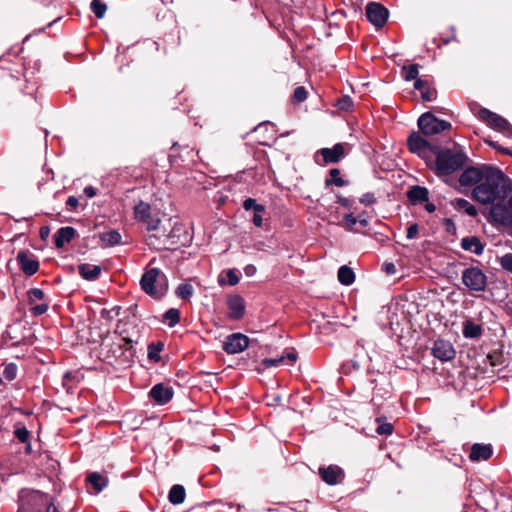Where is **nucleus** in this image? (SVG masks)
Listing matches in <instances>:
<instances>
[{
	"instance_id": "c85d7f7f",
	"label": "nucleus",
	"mask_w": 512,
	"mask_h": 512,
	"mask_svg": "<svg viewBox=\"0 0 512 512\" xmlns=\"http://www.w3.org/2000/svg\"><path fill=\"white\" fill-rule=\"evenodd\" d=\"M462 333L465 338L476 339L482 336L483 328L472 320H466L463 323Z\"/></svg>"
},
{
	"instance_id": "9b49d317",
	"label": "nucleus",
	"mask_w": 512,
	"mask_h": 512,
	"mask_svg": "<svg viewBox=\"0 0 512 512\" xmlns=\"http://www.w3.org/2000/svg\"><path fill=\"white\" fill-rule=\"evenodd\" d=\"M368 21L377 29L382 28L389 17V10L378 2H369L365 8Z\"/></svg>"
},
{
	"instance_id": "473e14b6",
	"label": "nucleus",
	"mask_w": 512,
	"mask_h": 512,
	"mask_svg": "<svg viewBox=\"0 0 512 512\" xmlns=\"http://www.w3.org/2000/svg\"><path fill=\"white\" fill-rule=\"evenodd\" d=\"M335 185L337 187H344L349 185V181L344 180L341 177V171L338 168H332L329 170V177L325 179V186L329 187Z\"/></svg>"
},
{
	"instance_id": "ea45409f",
	"label": "nucleus",
	"mask_w": 512,
	"mask_h": 512,
	"mask_svg": "<svg viewBox=\"0 0 512 512\" xmlns=\"http://www.w3.org/2000/svg\"><path fill=\"white\" fill-rule=\"evenodd\" d=\"M419 66L418 64H410L402 67V76L406 81L419 79Z\"/></svg>"
},
{
	"instance_id": "7c9ffc66",
	"label": "nucleus",
	"mask_w": 512,
	"mask_h": 512,
	"mask_svg": "<svg viewBox=\"0 0 512 512\" xmlns=\"http://www.w3.org/2000/svg\"><path fill=\"white\" fill-rule=\"evenodd\" d=\"M86 480L88 483L91 484V486L97 493L101 492L105 487H107L109 483L108 478L101 475L98 472H92L88 474Z\"/></svg>"
},
{
	"instance_id": "2f4dec72",
	"label": "nucleus",
	"mask_w": 512,
	"mask_h": 512,
	"mask_svg": "<svg viewBox=\"0 0 512 512\" xmlns=\"http://www.w3.org/2000/svg\"><path fill=\"white\" fill-rule=\"evenodd\" d=\"M186 497V491L183 485L175 484L168 493V500L173 505L182 504Z\"/></svg>"
},
{
	"instance_id": "6ab92c4d",
	"label": "nucleus",
	"mask_w": 512,
	"mask_h": 512,
	"mask_svg": "<svg viewBox=\"0 0 512 512\" xmlns=\"http://www.w3.org/2000/svg\"><path fill=\"white\" fill-rule=\"evenodd\" d=\"M174 390L163 383L155 384L149 391V398L158 405H165L172 400Z\"/></svg>"
},
{
	"instance_id": "423d86ee",
	"label": "nucleus",
	"mask_w": 512,
	"mask_h": 512,
	"mask_svg": "<svg viewBox=\"0 0 512 512\" xmlns=\"http://www.w3.org/2000/svg\"><path fill=\"white\" fill-rule=\"evenodd\" d=\"M417 125L424 136H433L452 128L450 122L437 118L432 112L423 113L418 118Z\"/></svg>"
},
{
	"instance_id": "4c0bfd02",
	"label": "nucleus",
	"mask_w": 512,
	"mask_h": 512,
	"mask_svg": "<svg viewBox=\"0 0 512 512\" xmlns=\"http://www.w3.org/2000/svg\"><path fill=\"white\" fill-rule=\"evenodd\" d=\"M180 311L177 308L168 309L163 315V322L169 327H174L180 322Z\"/></svg>"
},
{
	"instance_id": "5fc2aeb1",
	"label": "nucleus",
	"mask_w": 512,
	"mask_h": 512,
	"mask_svg": "<svg viewBox=\"0 0 512 512\" xmlns=\"http://www.w3.org/2000/svg\"><path fill=\"white\" fill-rule=\"evenodd\" d=\"M286 360V357L280 356L277 358H264L262 364L265 368L277 367Z\"/></svg>"
},
{
	"instance_id": "a18cd8bd",
	"label": "nucleus",
	"mask_w": 512,
	"mask_h": 512,
	"mask_svg": "<svg viewBox=\"0 0 512 512\" xmlns=\"http://www.w3.org/2000/svg\"><path fill=\"white\" fill-rule=\"evenodd\" d=\"M14 436L21 443H27L28 440H30V431L24 425L17 424L14 430Z\"/></svg>"
},
{
	"instance_id": "1a4fd4ad",
	"label": "nucleus",
	"mask_w": 512,
	"mask_h": 512,
	"mask_svg": "<svg viewBox=\"0 0 512 512\" xmlns=\"http://www.w3.org/2000/svg\"><path fill=\"white\" fill-rule=\"evenodd\" d=\"M134 218L136 221L145 224L147 231H159L161 219L159 212L153 211L151 205L140 201L134 206Z\"/></svg>"
},
{
	"instance_id": "20e7f679",
	"label": "nucleus",
	"mask_w": 512,
	"mask_h": 512,
	"mask_svg": "<svg viewBox=\"0 0 512 512\" xmlns=\"http://www.w3.org/2000/svg\"><path fill=\"white\" fill-rule=\"evenodd\" d=\"M18 512H42L50 503V495L39 490L21 489Z\"/></svg>"
},
{
	"instance_id": "0e129e2a",
	"label": "nucleus",
	"mask_w": 512,
	"mask_h": 512,
	"mask_svg": "<svg viewBox=\"0 0 512 512\" xmlns=\"http://www.w3.org/2000/svg\"><path fill=\"white\" fill-rule=\"evenodd\" d=\"M264 212H254L252 222L256 227H261L263 224L262 214Z\"/></svg>"
},
{
	"instance_id": "bb28decb",
	"label": "nucleus",
	"mask_w": 512,
	"mask_h": 512,
	"mask_svg": "<svg viewBox=\"0 0 512 512\" xmlns=\"http://www.w3.org/2000/svg\"><path fill=\"white\" fill-rule=\"evenodd\" d=\"M102 268L99 265L82 263L78 265L79 275L87 281H95L101 275Z\"/></svg>"
},
{
	"instance_id": "a211bd4d",
	"label": "nucleus",
	"mask_w": 512,
	"mask_h": 512,
	"mask_svg": "<svg viewBox=\"0 0 512 512\" xmlns=\"http://www.w3.org/2000/svg\"><path fill=\"white\" fill-rule=\"evenodd\" d=\"M152 233L147 237V245L157 250L168 249L170 245L169 229L166 225L160 223L159 231H151Z\"/></svg>"
},
{
	"instance_id": "774afa93",
	"label": "nucleus",
	"mask_w": 512,
	"mask_h": 512,
	"mask_svg": "<svg viewBox=\"0 0 512 512\" xmlns=\"http://www.w3.org/2000/svg\"><path fill=\"white\" fill-rule=\"evenodd\" d=\"M66 205L73 209H76L79 205V201L75 196H69L66 201Z\"/></svg>"
},
{
	"instance_id": "c9c22d12",
	"label": "nucleus",
	"mask_w": 512,
	"mask_h": 512,
	"mask_svg": "<svg viewBox=\"0 0 512 512\" xmlns=\"http://www.w3.org/2000/svg\"><path fill=\"white\" fill-rule=\"evenodd\" d=\"M337 277L339 282L345 286H349L355 281V273L347 265H343L339 268Z\"/></svg>"
},
{
	"instance_id": "412c9836",
	"label": "nucleus",
	"mask_w": 512,
	"mask_h": 512,
	"mask_svg": "<svg viewBox=\"0 0 512 512\" xmlns=\"http://www.w3.org/2000/svg\"><path fill=\"white\" fill-rule=\"evenodd\" d=\"M432 355L442 362L449 361L455 357V349L449 341L438 339L433 344Z\"/></svg>"
},
{
	"instance_id": "5701e85b",
	"label": "nucleus",
	"mask_w": 512,
	"mask_h": 512,
	"mask_svg": "<svg viewBox=\"0 0 512 512\" xmlns=\"http://www.w3.org/2000/svg\"><path fill=\"white\" fill-rule=\"evenodd\" d=\"M407 198L412 205H419L429 200V190L420 185H413L407 191Z\"/></svg>"
},
{
	"instance_id": "de8ad7c7",
	"label": "nucleus",
	"mask_w": 512,
	"mask_h": 512,
	"mask_svg": "<svg viewBox=\"0 0 512 512\" xmlns=\"http://www.w3.org/2000/svg\"><path fill=\"white\" fill-rule=\"evenodd\" d=\"M18 367L15 363H8L3 370V376L6 380L12 381L17 377Z\"/></svg>"
},
{
	"instance_id": "e433bc0d",
	"label": "nucleus",
	"mask_w": 512,
	"mask_h": 512,
	"mask_svg": "<svg viewBox=\"0 0 512 512\" xmlns=\"http://www.w3.org/2000/svg\"><path fill=\"white\" fill-rule=\"evenodd\" d=\"M100 240L105 246H115L121 243V235L117 230H110L99 235Z\"/></svg>"
},
{
	"instance_id": "603ef678",
	"label": "nucleus",
	"mask_w": 512,
	"mask_h": 512,
	"mask_svg": "<svg viewBox=\"0 0 512 512\" xmlns=\"http://www.w3.org/2000/svg\"><path fill=\"white\" fill-rule=\"evenodd\" d=\"M336 106L339 110L348 111L353 106V101L349 96L345 95L337 100Z\"/></svg>"
},
{
	"instance_id": "f3484780",
	"label": "nucleus",
	"mask_w": 512,
	"mask_h": 512,
	"mask_svg": "<svg viewBox=\"0 0 512 512\" xmlns=\"http://www.w3.org/2000/svg\"><path fill=\"white\" fill-rule=\"evenodd\" d=\"M492 222L512 228V209L503 204H494L489 212Z\"/></svg>"
},
{
	"instance_id": "9d476101",
	"label": "nucleus",
	"mask_w": 512,
	"mask_h": 512,
	"mask_svg": "<svg viewBox=\"0 0 512 512\" xmlns=\"http://www.w3.org/2000/svg\"><path fill=\"white\" fill-rule=\"evenodd\" d=\"M136 349L133 346H125L124 343H112L107 350L106 358L119 365L130 366L134 362Z\"/></svg>"
},
{
	"instance_id": "338daca9",
	"label": "nucleus",
	"mask_w": 512,
	"mask_h": 512,
	"mask_svg": "<svg viewBox=\"0 0 512 512\" xmlns=\"http://www.w3.org/2000/svg\"><path fill=\"white\" fill-rule=\"evenodd\" d=\"M256 271H257V268L253 264H248L244 267V272H245L246 276H248V277L255 275Z\"/></svg>"
},
{
	"instance_id": "58836bf2",
	"label": "nucleus",
	"mask_w": 512,
	"mask_h": 512,
	"mask_svg": "<svg viewBox=\"0 0 512 512\" xmlns=\"http://www.w3.org/2000/svg\"><path fill=\"white\" fill-rule=\"evenodd\" d=\"M227 279H224L222 276H219L218 283L219 285H230L235 286L239 283L240 278L238 276V271L236 269H228L225 271Z\"/></svg>"
},
{
	"instance_id": "f03ea898",
	"label": "nucleus",
	"mask_w": 512,
	"mask_h": 512,
	"mask_svg": "<svg viewBox=\"0 0 512 512\" xmlns=\"http://www.w3.org/2000/svg\"><path fill=\"white\" fill-rule=\"evenodd\" d=\"M435 159L430 162L433 163L432 169L437 176H448L455 171L461 169L468 160L467 155L462 151H452L449 148H440L434 152Z\"/></svg>"
},
{
	"instance_id": "79ce46f5",
	"label": "nucleus",
	"mask_w": 512,
	"mask_h": 512,
	"mask_svg": "<svg viewBox=\"0 0 512 512\" xmlns=\"http://www.w3.org/2000/svg\"><path fill=\"white\" fill-rule=\"evenodd\" d=\"M163 41L165 53H167L169 49L173 50L177 48L181 43L180 36L174 35L173 33L166 34L165 37L163 38Z\"/></svg>"
},
{
	"instance_id": "bf43d9fd",
	"label": "nucleus",
	"mask_w": 512,
	"mask_h": 512,
	"mask_svg": "<svg viewBox=\"0 0 512 512\" xmlns=\"http://www.w3.org/2000/svg\"><path fill=\"white\" fill-rule=\"evenodd\" d=\"M336 203H338L339 205H341L342 207H344L346 209H351L353 207V201H351L347 197H344L340 194H338L336 196Z\"/></svg>"
},
{
	"instance_id": "3c124183",
	"label": "nucleus",
	"mask_w": 512,
	"mask_h": 512,
	"mask_svg": "<svg viewBox=\"0 0 512 512\" xmlns=\"http://www.w3.org/2000/svg\"><path fill=\"white\" fill-rule=\"evenodd\" d=\"M499 263L507 272L512 273V253H506L499 258Z\"/></svg>"
},
{
	"instance_id": "f704fd0d",
	"label": "nucleus",
	"mask_w": 512,
	"mask_h": 512,
	"mask_svg": "<svg viewBox=\"0 0 512 512\" xmlns=\"http://www.w3.org/2000/svg\"><path fill=\"white\" fill-rule=\"evenodd\" d=\"M451 205L457 210H464L471 217H475L478 213L476 207L464 198H456L451 201Z\"/></svg>"
},
{
	"instance_id": "f257e3e1",
	"label": "nucleus",
	"mask_w": 512,
	"mask_h": 512,
	"mask_svg": "<svg viewBox=\"0 0 512 512\" xmlns=\"http://www.w3.org/2000/svg\"><path fill=\"white\" fill-rule=\"evenodd\" d=\"M483 179L472 190V198L482 204L504 200L511 192V180L498 167L489 165Z\"/></svg>"
},
{
	"instance_id": "dca6fc26",
	"label": "nucleus",
	"mask_w": 512,
	"mask_h": 512,
	"mask_svg": "<svg viewBox=\"0 0 512 512\" xmlns=\"http://www.w3.org/2000/svg\"><path fill=\"white\" fill-rule=\"evenodd\" d=\"M318 474L322 481L331 486L342 483L345 478L344 470L338 465L320 466Z\"/></svg>"
},
{
	"instance_id": "72a5a7b5",
	"label": "nucleus",
	"mask_w": 512,
	"mask_h": 512,
	"mask_svg": "<svg viewBox=\"0 0 512 512\" xmlns=\"http://www.w3.org/2000/svg\"><path fill=\"white\" fill-rule=\"evenodd\" d=\"M164 350L162 341L152 342L147 347V357L150 361L158 363L161 361L160 353Z\"/></svg>"
},
{
	"instance_id": "a878e982",
	"label": "nucleus",
	"mask_w": 512,
	"mask_h": 512,
	"mask_svg": "<svg viewBox=\"0 0 512 512\" xmlns=\"http://www.w3.org/2000/svg\"><path fill=\"white\" fill-rule=\"evenodd\" d=\"M460 245L463 250L473 252L477 256L482 255L485 249V244L477 236L462 238Z\"/></svg>"
},
{
	"instance_id": "aec40b11",
	"label": "nucleus",
	"mask_w": 512,
	"mask_h": 512,
	"mask_svg": "<svg viewBox=\"0 0 512 512\" xmlns=\"http://www.w3.org/2000/svg\"><path fill=\"white\" fill-rule=\"evenodd\" d=\"M227 307L229 309L228 317L231 320H240L246 312L244 298L239 294H233L227 298Z\"/></svg>"
},
{
	"instance_id": "6e6552de",
	"label": "nucleus",
	"mask_w": 512,
	"mask_h": 512,
	"mask_svg": "<svg viewBox=\"0 0 512 512\" xmlns=\"http://www.w3.org/2000/svg\"><path fill=\"white\" fill-rule=\"evenodd\" d=\"M475 115L489 128L497 132H500L508 137L512 135V125L501 115L492 112L484 107H481Z\"/></svg>"
},
{
	"instance_id": "864d4df0",
	"label": "nucleus",
	"mask_w": 512,
	"mask_h": 512,
	"mask_svg": "<svg viewBox=\"0 0 512 512\" xmlns=\"http://www.w3.org/2000/svg\"><path fill=\"white\" fill-rule=\"evenodd\" d=\"M27 294L29 304L34 303L36 300H42L45 296L44 292L39 288H32Z\"/></svg>"
},
{
	"instance_id": "49530a36",
	"label": "nucleus",
	"mask_w": 512,
	"mask_h": 512,
	"mask_svg": "<svg viewBox=\"0 0 512 512\" xmlns=\"http://www.w3.org/2000/svg\"><path fill=\"white\" fill-rule=\"evenodd\" d=\"M243 208L246 211L253 210L254 212H265V206L262 204H258L255 199L247 198L243 202Z\"/></svg>"
},
{
	"instance_id": "37998d69",
	"label": "nucleus",
	"mask_w": 512,
	"mask_h": 512,
	"mask_svg": "<svg viewBox=\"0 0 512 512\" xmlns=\"http://www.w3.org/2000/svg\"><path fill=\"white\" fill-rule=\"evenodd\" d=\"M491 366L498 367L503 366L506 362L505 356L502 350H494L487 355Z\"/></svg>"
},
{
	"instance_id": "39448f33",
	"label": "nucleus",
	"mask_w": 512,
	"mask_h": 512,
	"mask_svg": "<svg viewBox=\"0 0 512 512\" xmlns=\"http://www.w3.org/2000/svg\"><path fill=\"white\" fill-rule=\"evenodd\" d=\"M408 150L424 159L428 166L432 161V155L435 150L438 149V145L429 142L424 135L422 136L419 132H411L407 138Z\"/></svg>"
},
{
	"instance_id": "ddd939ff",
	"label": "nucleus",
	"mask_w": 512,
	"mask_h": 512,
	"mask_svg": "<svg viewBox=\"0 0 512 512\" xmlns=\"http://www.w3.org/2000/svg\"><path fill=\"white\" fill-rule=\"evenodd\" d=\"M115 333H119L125 346L138 344L141 338L137 325L129 322L119 321Z\"/></svg>"
},
{
	"instance_id": "09e8293b",
	"label": "nucleus",
	"mask_w": 512,
	"mask_h": 512,
	"mask_svg": "<svg viewBox=\"0 0 512 512\" xmlns=\"http://www.w3.org/2000/svg\"><path fill=\"white\" fill-rule=\"evenodd\" d=\"M376 421L379 423L378 427L376 428V432L379 435H390L393 432V425L388 422L381 423V418H377Z\"/></svg>"
},
{
	"instance_id": "0eeeda50",
	"label": "nucleus",
	"mask_w": 512,
	"mask_h": 512,
	"mask_svg": "<svg viewBox=\"0 0 512 512\" xmlns=\"http://www.w3.org/2000/svg\"><path fill=\"white\" fill-rule=\"evenodd\" d=\"M461 280L465 287L473 293L484 292L487 288V275L477 266H470L464 269Z\"/></svg>"
},
{
	"instance_id": "f8f14e48",
	"label": "nucleus",
	"mask_w": 512,
	"mask_h": 512,
	"mask_svg": "<svg viewBox=\"0 0 512 512\" xmlns=\"http://www.w3.org/2000/svg\"><path fill=\"white\" fill-rule=\"evenodd\" d=\"M16 260L20 270L27 276H32L39 271L40 263L36 256L29 250H20Z\"/></svg>"
},
{
	"instance_id": "052dcab7",
	"label": "nucleus",
	"mask_w": 512,
	"mask_h": 512,
	"mask_svg": "<svg viewBox=\"0 0 512 512\" xmlns=\"http://www.w3.org/2000/svg\"><path fill=\"white\" fill-rule=\"evenodd\" d=\"M48 310V304L47 303H42V304H39V305H35L31 308V312L34 316H40L44 313H46Z\"/></svg>"
},
{
	"instance_id": "4468645a",
	"label": "nucleus",
	"mask_w": 512,
	"mask_h": 512,
	"mask_svg": "<svg viewBox=\"0 0 512 512\" xmlns=\"http://www.w3.org/2000/svg\"><path fill=\"white\" fill-rule=\"evenodd\" d=\"M488 166V164H482L465 168L459 177V184L467 187L478 185L481 179H483V175L486 171L485 168Z\"/></svg>"
},
{
	"instance_id": "c756f323",
	"label": "nucleus",
	"mask_w": 512,
	"mask_h": 512,
	"mask_svg": "<svg viewBox=\"0 0 512 512\" xmlns=\"http://www.w3.org/2000/svg\"><path fill=\"white\" fill-rule=\"evenodd\" d=\"M184 236L186 239V232L184 226L179 223H175L173 226L169 224V236H170V245H184V241L181 239V236Z\"/></svg>"
},
{
	"instance_id": "7ed1b4c3",
	"label": "nucleus",
	"mask_w": 512,
	"mask_h": 512,
	"mask_svg": "<svg viewBox=\"0 0 512 512\" xmlns=\"http://www.w3.org/2000/svg\"><path fill=\"white\" fill-rule=\"evenodd\" d=\"M155 258L151 259L140 279L141 289L150 297L160 300L168 291L167 276L159 269L151 267Z\"/></svg>"
},
{
	"instance_id": "cd10ccee",
	"label": "nucleus",
	"mask_w": 512,
	"mask_h": 512,
	"mask_svg": "<svg viewBox=\"0 0 512 512\" xmlns=\"http://www.w3.org/2000/svg\"><path fill=\"white\" fill-rule=\"evenodd\" d=\"M414 88L421 92V98L423 101H433L437 98V90L430 88L426 80L416 79L414 82Z\"/></svg>"
},
{
	"instance_id": "e2e57ef3",
	"label": "nucleus",
	"mask_w": 512,
	"mask_h": 512,
	"mask_svg": "<svg viewBox=\"0 0 512 512\" xmlns=\"http://www.w3.org/2000/svg\"><path fill=\"white\" fill-rule=\"evenodd\" d=\"M382 269L388 275H392L396 272V266L392 262H385L382 266Z\"/></svg>"
},
{
	"instance_id": "4be33fe9",
	"label": "nucleus",
	"mask_w": 512,
	"mask_h": 512,
	"mask_svg": "<svg viewBox=\"0 0 512 512\" xmlns=\"http://www.w3.org/2000/svg\"><path fill=\"white\" fill-rule=\"evenodd\" d=\"M317 154L323 157L324 164H336L345 156L344 144L337 143L332 148H322Z\"/></svg>"
},
{
	"instance_id": "6e6d98bb",
	"label": "nucleus",
	"mask_w": 512,
	"mask_h": 512,
	"mask_svg": "<svg viewBox=\"0 0 512 512\" xmlns=\"http://www.w3.org/2000/svg\"><path fill=\"white\" fill-rule=\"evenodd\" d=\"M343 220L345 228L349 231H353V227L358 222V218L353 213L345 214Z\"/></svg>"
},
{
	"instance_id": "393cba45",
	"label": "nucleus",
	"mask_w": 512,
	"mask_h": 512,
	"mask_svg": "<svg viewBox=\"0 0 512 512\" xmlns=\"http://www.w3.org/2000/svg\"><path fill=\"white\" fill-rule=\"evenodd\" d=\"M76 235L77 231L73 227H61L53 236L54 244L57 248H63L66 244L70 243Z\"/></svg>"
},
{
	"instance_id": "8fccbe9b",
	"label": "nucleus",
	"mask_w": 512,
	"mask_h": 512,
	"mask_svg": "<svg viewBox=\"0 0 512 512\" xmlns=\"http://www.w3.org/2000/svg\"><path fill=\"white\" fill-rule=\"evenodd\" d=\"M306 98H307V91H306L305 87H303V86L296 87L293 92V95H292V101L294 103H301V102L305 101Z\"/></svg>"
},
{
	"instance_id": "2eb2a0df",
	"label": "nucleus",
	"mask_w": 512,
	"mask_h": 512,
	"mask_svg": "<svg viewBox=\"0 0 512 512\" xmlns=\"http://www.w3.org/2000/svg\"><path fill=\"white\" fill-rule=\"evenodd\" d=\"M249 338L242 333L229 335L223 343V350L227 354H237L249 346Z\"/></svg>"
},
{
	"instance_id": "69168bd1",
	"label": "nucleus",
	"mask_w": 512,
	"mask_h": 512,
	"mask_svg": "<svg viewBox=\"0 0 512 512\" xmlns=\"http://www.w3.org/2000/svg\"><path fill=\"white\" fill-rule=\"evenodd\" d=\"M42 512H59L57 507L54 505V499L50 496V503L45 505Z\"/></svg>"
},
{
	"instance_id": "a19ab883",
	"label": "nucleus",
	"mask_w": 512,
	"mask_h": 512,
	"mask_svg": "<svg viewBox=\"0 0 512 512\" xmlns=\"http://www.w3.org/2000/svg\"><path fill=\"white\" fill-rule=\"evenodd\" d=\"M194 293V288L191 284L182 283L180 284L175 291V294L178 298L183 300H188L192 297Z\"/></svg>"
},
{
	"instance_id": "4d7b16f0",
	"label": "nucleus",
	"mask_w": 512,
	"mask_h": 512,
	"mask_svg": "<svg viewBox=\"0 0 512 512\" xmlns=\"http://www.w3.org/2000/svg\"><path fill=\"white\" fill-rule=\"evenodd\" d=\"M484 142L486 144H488L490 147H492L493 149L497 150L498 152L502 153V154H505V155H512V151H510L509 149L507 148H504L502 146H500L497 142L495 141H492V140H489V139H485Z\"/></svg>"
},
{
	"instance_id": "c03bdc74",
	"label": "nucleus",
	"mask_w": 512,
	"mask_h": 512,
	"mask_svg": "<svg viewBox=\"0 0 512 512\" xmlns=\"http://www.w3.org/2000/svg\"><path fill=\"white\" fill-rule=\"evenodd\" d=\"M90 8L98 19L103 18L107 10L106 4L101 0H93L90 4Z\"/></svg>"
},
{
	"instance_id": "b1692460",
	"label": "nucleus",
	"mask_w": 512,
	"mask_h": 512,
	"mask_svg": "<svg viewBox=\"0 0 512 512\" xmlns=\"http://www.w3.org/2000/svg\"><path fill=\"white\" fill-rule=\"evenodd\" d=\"M493 449L490 444L475 443L471 447L469 458L471 461H486L491 458Z\"/></svg>"
},
{
	"instance_id": "13d9d810",
	"label": "nucleus",
	"mask_w": 512,
	"mask_h": 512,
	"mask_svg": "<svg viewBox=\"0 0 512 512\" xmlns=\"http://www.w3.org/2000/svg\"><path fill=\"white\" fill-rule=\"evenodd\" d=\"M359 201L365 206H370L376 202V198L373 193L367 192L360 197Z\"/></svg>"
},
{
	"instance_id": "680f3d73",
	"label": "nucleus",
	"mask_w": 512,
	"mask_h": 512,
	"mask_svg": "<svg viewBox=\"0 0 512 512\" xmlns=\"http://www.w3.org/2000/svg\"><path fill=\"white\" fill-rule=\"evenodd\" d=\"M418 225L416 223L414 224H411L408 228H407V234H406V237L408 239H414L417 234H418Z\"/></svg>"
}]
</instances>
